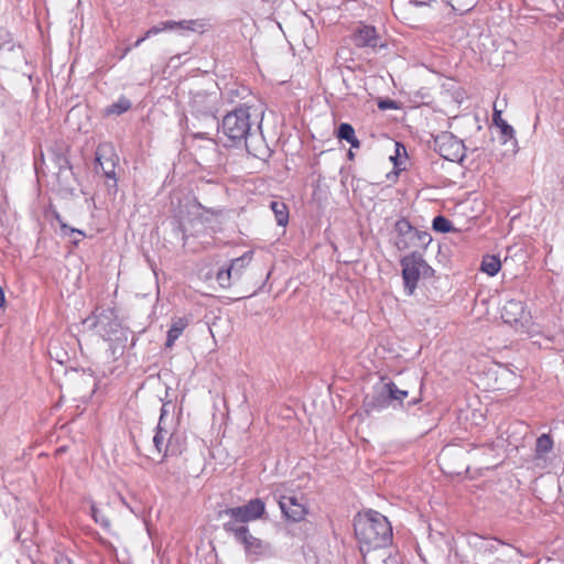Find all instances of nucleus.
Masks as SVG:
<instances>
[{"instance_id": "obj_2", "label": "nucleus", "mask_w": 564, "mask_h": 564, "mask_svg": "<svg viewBox=\"0 0 564 564\" xmlns=\"http://www.w3.org/2000/svg\"><path fill=\"white\" fill-rule=\"evenodd\" d=\"M169 404H163L161 415L152 438L154 452L162 458L177 456L186 447L185 438L175 429L173 417L167 416Z\"/></svg>"}, {"instance_id": "obj_15", "label": "nucleus", "mask_w": 564, "mask_h": 564, "mask_svg": "<svg viewBox=\"0 0 564 564\" xmlns=\"http://www.w3.org/2000/svg\"><path fill=\"white\" fill-rule=\"evenodd\" d=\"M365 564H401L398 555H392L387 547L376 552L365 553Z\"/></svg>"}, {"instance_id": "obj_6", "label": "nucleus", "mask_w": 564, "mask_h": 564, "mask_svg": "<svg viewBox=\"0 0 564 564\" xmlns=\"http://www.w3.org/2000/svg\"><path fill=\"white\" fill-rule=\"evenodd\" d=\"M467 543L471 550L469 555L471 564H494L495 553L502 544L498 540H489L478 534H470L467 538Z\"/></svg>"}, {"instance_id": "obj_37", "label": "nucleus", "mask_w": 564, "mask_h": 564, "mask_svg": "<svg viewBox=\"0 0 564 564\" xmlns=\"http://www.w3.org/2000/svg\"><path fill=\"white\" fill-rule=\"evenodd\" d=\"M101 324H102V318H101V317H99V318H98V321H97V325H99V326H100Z\"/></svg>"}, {"instance_id": "obj_36", "label": "nucleus", "mask_w": 564, "mask_h": 564, "mask_svg": "<svg viewBox=\"0 0 564 564\" xmlns=\"http://www.w3.org/2000/svg\"><path fill=\"white\" fill-rule=\"evenodd\" d=\"M379 107H380V108H382V109H384V108H387V107H388V104H387L386 101H384V102H380V104H379Z\"/></svg>"}, {"instance_id": "obj_32", "label": "nucleus", "mask_w": 564, "mask_h": 564, "mask_svg": "<svg viewBox=\"0 0 564 564\" xmlns=\"http://www.w3.org/2000/svg\"><path fill=\"white\" fill-rule=\"evenodd\" d=\"M415 6H429L433 0H410Z\"/></svg>"}, {"instance_id": "obj_9", "label": "nucleus", "mask_w": 564, "mask_h": 564, "mask_svg": "<svg viewBox=\"0 0 564 564\" xmlns=\"http://www.w3.org/2000/svg\"><path fill=\"white\" fill-rule=\"evenodd\" d=\"M501 318L506 324L514 327H524L529 321V314L521 301L509 300L501 307Z\"/></svg>"}, {"instance_id": "obj_31", "label": "nucleus", "mask_w": 564, "mask_h": 564, "mask_svg": "<svg viewBox=\"0 0 564 564\" xmlns=\"http://www.w3.org/2000/svg\"><path fill=\"white\" fill-rule=\"evenodd\" d=\"M159 33H160V26L154 25V26H152L151 29H149V30L147 31V33H145V37H150V36H152V35H156V34H159Z\"/></svg>"}, {"instance_id": "obj_17", "label": "nucleus", "mask_w": 564, "mask_h": 564, "mask_svg": "<svg viewBox=\"0 0 564 564\" xmlns=\"http://www.w3.org/2000/svg\"><path fill=\"white\" fill-rule=\"evenodd\" d=\"M156 26H160V33L163 31H172L175 29H182V30H189L195 31L198 28H202L203 24L199 23L197 20H183L180 22L176 21H164L158 24Z\"/></svg>"}, {"instance_id": "obj_26", "label": "nucleus", "mask_w": 564, "mask_h": 564, "mask_svg": "<svg viewBox=\"0 0 564 564\" xmlns=\"http://www.w3.org/2000/svg\"><path fill=\"white\" fill-rule=\"evenodd\" d=\"M216 281L218 282V284L224 288V289H227L229 286H231V284L234 283L235 279L232 278V275L230 274V270H228L227 268L226 269H220L217 274H216Z\"/></svg>"}, {"instance_id": "obj_22", "label": "nucleus", "mask_w": 564, "mask_h": 564, "mask_svg": "<svg viewBox=\"0 0 564 564\" xmlns=\"http://www.w3.org/2000/svg\"><path fill=\"white\" fill-rule=\"evenodd\" d=\"M337 137L341 140H346L352 148H359L360 145V142L355 135V130L349 123H340Z\"/></svg>"}, {"instance_id": "obj_24", "label": "nucleus", "mask_w": 564, "mask_h": 564, "mask_svg": "<svg viewBox=\"0 0 564 564\" xmlns=\"http://www.w3.org/2000/svg\"><path fill=\"white\" fill-rule=\"evenodd\" d=\"M56 218L61 225L62 234L64 236L69 237L72 239V242L77 245L83 239L85 234L82 230L72 228L68 225H66L65 223H63L59 216H57Z\"/></svg>"}, {"instance_id": "obj_18", "label": "nucleus", "mask_w": 564, "mask_h": 564, "mask_svg": "<svg viewBox=\"0 0 564 564\" xmlns=\"http://www.w3.org/2000/svg\"><path fill=\"white\" fill-rule=\"evenodd\" d=\"M188 321L184 317L173 319L172 326L167 332L166 347H172L175 340L182 335L187 327Z\"/></svg>"}, {"instance_id": "obj_28", "label": "nucleus", "mask_w": 564, "mask_h": 564, "mask_svg": "<svg viewBox=\"0 0 564 564\" xmlns=\"http://www.w3.org/2000/svg\"><path fill=\"white\" fill-rule=\"evenodd\" d=\"M386 387H387V389H391V392H392L391 393V400L392 401H400V402H402V400L404 398H406L408 394H409L406 390L399 389L397 387V384L393 383V382L386 383Z\"/></svg>"}, {"instance_id": "obj_25", "label": "nucleus", "mask_w": 564, "mask_h": 564, "mask_svg": "<svg viewBox=\"0 0 564 564\" xmlns=\"http://www.w3.org/2000/svg\"><path fill=\"white\" fill-rule=\"evenodd\" d=\"M432 227L435 231L443 234L454 231L452 223L444 216H436L433 219Z\"/></svg>"}, {"instance_id": "obj_5", "label": "nucleus", "mask_w": 564, "mask_h": 564, "mask_svg": "<svg viewBox=\"0 0 564 564\" xmlns=\"http://www.w3.org/2000/svg\"><path fill=\"white\" fill-rule=\"evenodd\" d=\"M223 133L231 141L246 140L251 130L249 108H236L221 122Z\"/></svg>"}, {"instance_id": "obj_1", "label": "nucleus", "mask_w": 564, "mask_h": 564, "mask_svg": "<svg viewBox=\"0 0 564 564\" xmlns=\"http://www.w3.org/2000/svg\"><path fill=\"white\" fill-rule=\"evenodd\" d=\"M354 528L362 556L365 553L387 547L392 541V527L388 519L378 511L368 510L358 513Z\"/></svg>"}, {"instance_id": "obj_34", "label": "nucleus", "mask_w": 564, "mask_h": 564, "mask_svg": "<svg viewBox=\"0 0 564 564\" xmlns=\"http://www.w3.org/2000/svg\"><path fill=\"white\" fill-rule=\"evenodd\" d=\"M145 35L141 39H139L135 43H134V47H138L144 40H145Z\"/></svg>"}, {"instance_id": "obj_10", "label": "nucleus", "mask_w": 564, "mask_h": 564, "mask_svg": "<svg viewBox=\"0 0 564 564\" xmlns=\"http://www.w3.org/2000/svg\"><path fill=\"white\" fill-rule=\"evenodd\" d=\"M228 533L243 545L246 553L249 555H262L268 551V545L250 534L249 529H232L229 527Z\"/></svg>"}, {"instance_id": "obj_14", "label": "nucleus", "mask_w": 564, "mask_h": 564, "mask_svg": "<svg viewBox=\"0 0 564 564\" xmlns=\"http://www.w3.org/2000/svg\"><path fill=\"white\" fill-rule=\"evenodd\" d=\"M115 155L111 154L107 156L102 149H98L96 152V171H101L102 174L112 183H108L109 187H117V177H116V161Z\"/></svg>"}, {"instance_id": "obj_30", "label": "nucleus", "mask_w": 564, "mask_h": 564, "mask_svg": "<svg viewBox=\"0 0 564 564\" xmlns=\"http://www.w3.org/2000/svg\"><path fill=\"white\" fill-rule=\"evenodd\" d=\"M395 230L402 236L416 235L410 223L405 219H401L395 223Z\"/></svg>"}, {"instance_id": "obj_3", "label": "nucleus", "mask_w": 564, "mask_h": 564, "mask_svg": "<svg viewBox=\"0 0 564 564\" xmlns=\"http://www.w3.org/2000/svg\"><path fill=\"white\" fill-rule=\"evenodd\" d=\"M265 512V505L261 499H251L243 506L227 508L219 512V518L226 519L223 523L228 533L232 529H248L246 523L260 519Z\"/></svg>"}, {"instance_id": "obj_8", "label": "nucleus", "mask_w": 564, "mask_h": 564, "mask_svg": "<svg viewBox=\"0 0 564 564\" xmlns=\"http://www.w3.org/2000/svg\"><path fill=\"white\" fill-rule=\"evenodd\" d=\"M435 145L441 156L451 161L459 162L465 158V145L452 133L445 132L435 138Z\"/></svg>"}, {"instance_id": "obj_21", "label": "nucleus", "mask_w": 564, "mask_h": 564, "mask_svg": "<svg viewBox=\"0 0 564 564\" xmlns=\"http://www.w3.org/2000/svg\"><path fill=\"white\" fill-rule=\"evenodd\" d=\"M501 269V261L494 254H487L481 261V271L487 273L489 276L496 275Z\"/></svg>"}, {"instance_id": "obj_35", "label": "nucleus", "mask_w": 564, "mask_h": 564, "mask_svg": "<svg viewBox=\"0 0 564 564\" xmlns=\"http://www.w3.org/2000/svg\"><path fill=\"white\" fill-rule=\"evenodd\" d=\"M420 402V399H413L411 402H409L410 405H414Z\"/></svg>"}, {"instance_id": "obj_27", "label": "nucleus", "mask_w": 564, "mask_h": 564, "mask_svg": "<svg viewBox=\"0 0 564 564\" xmlns=\"http://www.w3.org/2000/svg\"><path fill=\"white\" fill-rule=\"evenodd\" d=\"M131 107V102L128 99H120L118 102L112 104L108 108V113L121 115Z\"/></svg>"}, {"instance_id": "obj_23", "label": "nucleus", "mask_w": 564, "mask_h": 564, "mask_svg": "<svg viewBox=\"0 0 564 564\" xmlns=\"http://www.w3.org/2000/svg\"><path fill=\"white\" fill-rule=\"evenodd\" d=\"M494 122L506 138L512 139L514 137L513 128L501 118V111L496 108L494 109Z\"/></svg>"}, {"instance_id": "obj_19", "label": "nucleus", "mask_w": 564, "mask_h": 564, "mask_svg": "<svg viewBox=\"0 0 564 564\" xmlns=\"http://www.w3.org/2000/svg\"><path fill=\"white\" fill-rule=\"evenodd\" d=\"M250 260L251 257L248 253H245L242 257L231 260L227 269L230 270V274L232 275L235 281L241 278V274L246 267L249 264Z\"/></svg>"}, {"instance_id": "obj_11", "label": "nucleus", "mask_w": 564, "mask_h": 564, "mask_svg": "<svg viewBox=\"0 0 564 564\" xmlns=\"http://www.w3.org/2000/svg\"><path fill=\"white\" fill-rule=\"evenodd\" d=\"M352 42L358 47H382L381 37L371 25H359L352 34Z\"/></svg>"}, {"instance_id": "obj_16", "label": "nucleus", "mask_w": 564, "mask_h": 564, "mask_svg": "<svg viewBox=\"0 0 564 564\" xmlns=\"http://www.w3.org/2000/svg\"><path fill=\"white\" fill-rule=\"evenodd\" d=\"M553 449V440L549 434H542L535 442L534 460L538 466H541V462L545 463L547 455Z\"/></svg>"}, {"instance_id": "obj_4", "label": "nucleus", "mask_w": 564, "mask_h": 564, "mask_svg": "<svg viewBox=\"0 0 564 564\" xmlns=\"http://www.w3.org/2000/svg\"><path fill=\"white\" fill-rule=\"evenodd\" d=\"M400 263L402 267L404 290L408 295H412L414 293L417 281L421 276L430 275L433 272L432 268L417 252L403 257Z\"/></svg>"}, {"instance_id": "obj_29", "label": "nucleus", "mask_w": 564, "mask_h": 564, "mask_svg": "<svg viewBox=\"0 0 564 564\" xmlns=\"http://www.w3.org/2000/svg\"><path fill=\"white\" fill-rule=\"evenodd\" d=\"M91 517L94 518L95 522L99 523L101 527L108 529L110 527L109 519L99 510L96 508L95 505H91Z\"/></svg>"}, {"instance_id": "obj_7", "label": "nucleus", "mask_w": 564, "mask_h": 564, "mask_svg": "<svg viewBox=\"0 0 564 564\" xmlns=\"http://www.w3.org/2000/svg\"><path fill=\"white\" fill-rule=\"evenodd\" d=\"M219 97L216 91L207 93L204 90L192 91L191 109L196 117L209 118L216 120L218 111Z\"/></svg>"}, {"instance_id": "obj_13", "label": "nucleus", "mask_w": 564, "mask_h": 564, "mask_svg": "<svg viewBox=\"0 0 564 564\" xmlns=\"http://www.w3.org/2000/svg\"><path fill=\"white\" fill-rule=\"evenodd\" d=\"M279 506L283 514L294 522L301 521L306 514L305 506L294 496L281 497Z\"/></svg>"}, {"instance_id": "obj_33", "label": "nucleus", "mask_w": 564, "mask_h": 564, "mask_svg": "<svg viewBox=\"0 0 564 564\" xmlns=\"http://www.w3.org/2000/svg\"><path fill=\"white\" fill-rule=\"evenodd\" d=\"M395 246L398 247V249L402 250V249H405L406 248V243L404 241V239L400 238L395 241Z\"/></svg>"}, {"instance_id": "obj_12", "label": "nucleus", "mask_w": 564, "mask_h": 564, "mask_svg": "<svg viewBox=\"0 0 564 564\" xmlns=\"http://www.w3.org/2000/svg\"><path fill=\"white\" fill-rule=\"evenodd\" d=\"M391 389H387L386 383L376 388L371 395L366 397L365 408L368 413L386 409L391 403Z\"/></svg>"}, {"instance_id": "obj_20", "label": "nucleus", "mask_w": 564, "mask_h": 564, "mask_svg": "<svg viewBox=\"0 0 564 564\" xmlns=\"http://www.w3.org/2000/svg\"><path fill=\"white\" fill-rule=\"evenodd\" d=\"M270 208L274 213L275 220L279 226H285L289 221V209L285 203L280 200H272Z\"/></svg>"}]
</instances>
